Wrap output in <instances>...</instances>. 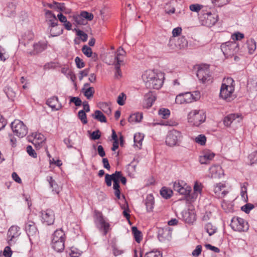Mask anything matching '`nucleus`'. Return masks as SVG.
I'll use <instances>...</instances> for the list:
<instances>
[{
  "label": "nucleus",
  "instance_id": "f257e3e1",
  "mask_svg": "<svg viewBox=\"0 0 257 257\" xmlns=\"http://www.w3.org/2000/svg\"><path fill=\"white\" fill-rule=\"evenodd\" d=\"M142 79L146 87L149 89H159L163 83L162 75H159L151 70H147L144 73Z\"/></svg>",
  "mask_w": 257,
  "mask_h": 257
},
{
  "label": "nucleus",
  "instance_id": "f03ea898",
  "mask_svg": "<svg viewBox=\"0 0 257 257\" xmlns=\"http://www.w3.org/2000/svg\"><path fill=\"white\" fill-rule=\"evenodd\" d=\"M234 90V81L230 77L223 80L220 90V96L223 99L230 101L232 99V94Z\"/></svg>",
  "mask_w": 257,
  "mask_h": 257
},
{
  "label": "nucleus",
  "instance_id": "7ed1b4c3",
  "mask_svg": "<svg viewBox=\"0 0 257 257\" xmlns=\"http://www.w3.org/2000/svg\"><path fill=\"white\" fill-rule=\"evenodd\" d=\"M94 220L99 231L103 232V235H106L110 229V224L105 220L101 212L95 210Z\"/></svg>",
  "mask_w": 257,
  "mask_h": 257
},
{
  "label": "nucleus",
  "instance_id": "20e7f679",
  "mask_svg": "<svg viewBox=\"0 0 257 257\" xmlns=\"http://www.w3.org/2000/svg\"><path fill=\"white\" fill-rule=\"evenodd\" d=\"M46 16L48 19L47 23L50 29V33L52 37H56L59 36L63 33L62 29H58L57 32H54V28L58 25V20L57 19L55 15L50 11L46 12Z\"/></svg>",
  "mask_w": 257,
  "mask_h": 257
},
{
  "label": "nucleus",
  "instance_id": "39448f33",
  "mask_svg": "<svg viewBox=\"0 0 257 257\" xmlns=\"http://www.w3.org/2000/svg\"><path fill=\"white\" fill-rule=\"evenodd\" d=\"M206 118V115L202 110H192L188 115V121L193 125L198 126L204 122Z\"/></svg>",
  "mask_w": 257,
  "mask_h": 257
},
{
  "label": "nucleus",
  "instance_id": "423d86ee",
  "mask_svg": "<svg viewBox=\"0 0 257 257\" xmlns=\"http://www.w3.org/2000/svg\"><path fill=\"white\" fill-rule=\"evenodd\" d=\"M11 128L15 135L19 138H23L28 133V128L23 121L16 119L11 123Z\"/></svg>",
  "mask_w": 257,
  "mask_h": 257
},
{
  "label": "nucleus",
  "instance_id": "0eeeda50",
  "mask_svg": "<svg viewBox=\"0 0 257 257\" xmlns=\"http://www.w3.org/2000/svg\"><path fill=\"white\" fill-rule=\"evenodd\" d=\"M221 50L226 57H231L238 51V44L235 42H227L221 45Z\"/></svg>",
  "mask_w": 257,
  "mask_h": 257
},
{
  "label": "nucleus",
  "instance_id": "6e6552de",
  "mask_svg": "<svg viewBox=\"0 0 257 257\" xmlns=\"http://www.w3.org/2000/svg\"><path fill=\"white\" fill-rule=\"evenodd\" d=\"M230 226L233 230L238 232L246 231L249 228L247 222L240 217H233Z\"/></svg>",
  "mask_w": 257,
  "mask_h": 257
},
{
  "label": "nucleus",
  "instance_id": "1a4fd4ad",
  "mask_svg": "<svg viewBox=\"0 0 257 257\" xmlns=\"http://www.w3.org/2000/svg\"><path fill=\"white\" fill-rule=\"evenodd\" d=\"M196 75L199 81L203 83L211 80V76L210 74L209 66L207 65L200 66L197 70Z\"/></svg>",
  "mask_w": 257,
  "mask_h": 257
},
{
  "label": "nucleus",
  "instance_id": "9d476101",
  "mask_svg": "<svg viewBox=\"0 0 257 257\" xmlns=\"http://www.w3.org/2000/svg\"><path fill=\"white\" fill-rule=\"evenodd\" d=\"M182 137L181 133L179 131L173 130L168 133L166 139V143L170 147L174 146L181 141Z\"/></svg>",
  "mask_w": 257,
  "mask_h": 257
},
{
  "label": "nucleus",
  "instance_id": "9b49d317",
  "mask_svg": "<svg viewBox=\"0 0 257 257\" xmlns=\"http://www.w3.org/2000/svg\"><path fill=\"white\" fill-rule=\"evenodd\" d=\"M41 221L47 225L53 224L55 220V213L53 210H41L39 212Z\"/></svg>",
  "mask_w": 257,
  "mask_h": 257
},
{
  "label": "nucleus",
  "instance_id": "f8f14e48",
  "mask_svg": "<svg viewBox=\"0 0 257 257\" xmlns=\"http://www.w3.org/2000/svg\"><path fill=\"white\" fill-rule=\"evenodd\" d=\"M173 189L174 191L177 192L180 194L185 196L189 195L191 191V187L188 186L182 181H175L174 183Z\"/></svg>",
  "mask_w": 257,
  "mask_h": 257
},
{
  "label": "nucleus",
  "instance_id": "ddd939ff",
  "mask_svg": "<svg viewBox=\"0 0 257 257\" xmlns=\"http://www.w3.org/2000/svg\"><path fill=\"white\" fill-rule=\"evenodd\" d=\"M122 175L120 171H115L114 173L111 174L112 181L113 182V188L114 190V194L117 198L120 199V191L119 190V180Z\"/></svg>",
  "mask_w": 257,
  "mask_h": 257
},
{
  "label": "nucleus",
  "instance_id": "4468645a",
  "mask_svg": "<svg viewBox=\"0 0 257 257\" xmlns=\"http://www.w3.org/2000/svg\"><path fill=\"white\" fill-rule=\"evenodd\" d=\"M195 210H183L181 212L182 219L187 223L192 224L196 219Z\"/></svg>",
  "mask_w": 257,
  "mask_h": 257
},
{
  "label": "nucleus",
  "instance_id": "2eb2a0df",
  "mask_svg": "<svg viewBox=\"0 0 257 257\" xmlns=\"http://www.w3.org/2000/svg\"><path fill=\"white\" fill-rule=\"evenodd\" d=\"M172 229L168 226L159 229L158 237L161 242L169 240L172 237Z\"/></svg>",
  "mask_w": 257,
  "mask_h": 257
},
{
  "label": "nucleus",
  "instance_id": "dca6fc26",
  "mask_svg": "<svg viewBox=\"0 0 257 257\" xmlns=\"http://www.w3.org/2000/svg\"><path fill=\"white\" fill-rule=\"evenodd\" d=\"M20 228L17 226H12L8 232V242L11 245L15 243V239L20 234Z\"/></svg>",
  "mask_w": 257,
  "mask_h": 257
},
{
  "label": "nucleus",
  "instance_id": "f3484780",
  "mask_svg": "<svg viewBox=\"0 0 257 257\" xmlns=\"http://www.w3.org/2000/svg\"><path fill=\"white\" fill-rule=\"evenodd\" d=\"M242 120V117L238 114L232 113L224 117L223 122L225 125L230 126L231 124L240 122Z\"/></svg>",
  "mask_w": 257,
  "mask_h": 257
},
{
  "label": "nucleus",
  "instance_id": "a211bd4d",
  "mask_svg": "<svg viewBox=\"0 0 257 257\" xmlns=\"http://www.w3.org/2000/svg\"><path fill=\"white\" fill-rule=\"evenodd\" d=\"M25 230L30 240L31 239V237H35L38 234V229L35 225V223L33 221H28L26 223Z\"/></svg>",
  "mask_w": 257,
  "mask_h": 257
},
{
  "label": "nucleus",
  "instance_id": "6ab92c4d",
  "mask_svg": "<svg viewBox=\"0 0 257 257\" xmlns=\"http://www.w3.org/2000/svg\"><path fill=\"white\" fill-rule=\"evenodd\" d=\"M144 107L146 108L151 107L156 99V95L155 92L149 91L145 96Z\"/></svg>",
  "mask_w": 257,
  "mask_h": 257
},
{
  "label": "nucleus",
  "instance_id": "aec40b11",
  "mask_svg": "<svg viewBox=\"0 0 257 257\" xmlns=\"http://www.w3.org/2000/svg\"><path fill=\"white\" fill-rule=\"evenodd\" d=\"M225 188V184L222 183L216 184L214 187V192L215 195L219 198L224 197L228 193L227 191L224 189Z\"/></svg>",
  "mask_w": 257,
  "mask_h": 257
},
{
  "label": "nucleus",
  "instance_id": "412c9836",
  "mask_svg": "<svg viewBox=\"0 0 257 257\" xmlns=\"http://www.w3.org/2000/svg\"><path fill=\"white\" fill-rule=\"evenodd\" d=\"M215 154L210 152H204L202 155L199 157V162L201 164H207L213 159Z\"/></svg>",
  "mask_w": 257,
  "mask_h": 257
},
{
  "label": "nucleus",
  "instance_id": "4be33fe9",
  "mask_svg": "<svg viewBox=\"0 0 257 257\" xmlns=\"http://www.w3.org/2000/svg\"><path fill=\"white\" fill-rule=\"evenodd\" d=\"M65 239L66 235L62 228L56 230L52 234V241H65Z\"/></svg>",
  "mask_w": 257,
  "mask_h": 257
},
{
  "label": "nucleus",
  "instance_id": "5701e85b",
  "mask_svg": "<svg viewBox=\"0 0 257 257\" xmlns=\"http://www.w3.org/2000/svg\"><path fill=\"white\" fill-rule=\"evenodd\" d=\"M211 178H220L223 174V171L220 166L215 165L209 169Z\"/></svg>",
  "mask_w": 257,
  "mask_h": 257
},
{
  "label": "nucleus",
  "instance_id": "b1692460",
  "mask_svg": "<svg viewBox=\"0 0 257 257\" xmlns=\"http://www.w3.org/2000/svg\"><path fill=\"white\" fill-rule=\"evenodd\" d=\"M34 50L29 52L31 55H36L43 51L47 47L45 43L39 42L33 45Z\"/></svg>",
  "mask_w": 257,
  "mask_h": 257
},
{
  "label": "nucleus",
  "instance_id": "393cba45",
  "mask_svg": "<svg viewBox=\"0 0 257 257\" xmlns=\"http://www.w3.org/2000/svg\"><path fill=\"white\" fill-rule=\"evenodd\" d=\"M247 88L248 91L251 92L257 91V77L256 76L248 79Z\"/></svg>",
  "mask_w": 257,
  "mask_h": 257
},
{
  "label": "nucleus",
  "instance_id": "a878e982",
  "mask_svg": "<svg viewBox=\"0 0 257 257\" xmlns=\"http://www.w3.org/2000/svg\"><path fill=\"white\" fill-rule=\"evenodd\" d=\"M65 241L63 240L51 241L52 248L57 252H62L65 248Z\"/></svg>",
  "mask_w": 257,
  "mask_h": 257
},
{
  "label": "nucleus",
  "instance_id": "bb28decb",
  "mask_svg": "<svg viewBox=\"0 0 257 257\" xmlns=\"http://www.w3.org/2000/svg\"><path fill=\"white\" fill-rule=\"evenodd\" d=\"M47 104L52 108L53 110H58L60 108V106L58 104V98L53 97L47 101Z\"/></svg>",
  "mask_w": 257,
  "mask_h": 257
},
{
  "label": "nucleus",
  "instance_id": "cd10ccee",
  "mask_svg": "<svg viewBox=\"0 0 257 257\" xmlns=\"http://www.w3.org/2000/svg\"><path fill=\"white\" fill-rule=\"evenodd\" d=\"M204 18L206 19V24L208 27L214 25L217 21L216 18L213 16L210 13H206L204 16Z\"/></svg>",
  "mask_w": 257,
  "mask_h": 257
},
{
  "label": "nucleus",
  "instance_id": "c85d7f7f",
  "mask_svg": "<svg viewBox=\"0 0 257 257\" xmlns=\"http://www.w3.org/2000/svg\"><path fill=\"white\" fill-rule=\"evenodd\" d=\"M47 180L49 182L50 187L52 188V191L57 194H59L60 192V188L52 177L48 176L47 177Z\"/></svg>",
  "mask_w": 257,
  "mask_h": 257
},
{
  "label": "nucleus",
  "instance_id": "c756f323",
  "mask_svg": "<svg viewBox=\"0 0 257 257\" xmlns=\"http://www.w3.org/2000/svg\"><path fill=\"white\" fill-rule=\"evenodd\" d=\"M145 204L147 209H153L155 206L154 197L152 194H148L145 200Z\"/></svg>",
  "mask_w": 257,
  "mask_h": 257
},
{
  "label": "nucleus",
  "instance_id": "7c9ffc66",
  "mask_svg": "<svg viewBox=\"0 0 257 257\" xmlns=\"http://www.w3.org/2000/svg\"><path fill=\"white\" fill-rule=\"evenodd\" d=\"M132 233L136 242L140 243L142 240V232L138 230L136 226H133L132 228Z\"/></svg>",
  "mask_w": 257,
  "mask_h": 257
},
{
  "label": "nucleus",
  "instance_id": "2f4dec72",
  "mask_svg": "<svg viewBox=\"0 0 257 257\" xmlns=\"http://www.w3.org/2000/svg\"><path fill=\"white\" fill-rule=\"evenodd\" d=\"M160 194L162 197L167 199L172 196L173 191L166 187H163L160 190Z\"/></svg>",
  "mask_w": 257,
  "mask_h": 257
},
{
  "label": "nucleus",
  "instance_id": "473e14b6",
  "mask_svg": "<svg viewBox=\"0 0 257 257\" xmlns=\"http://www.w3.org/2000/svg\"><path fill=\"white\" fill-rule=\"evenodd\" d=\"M92 116L95 119L100 121L101 122H106V119L104 114L100 110H96L94 113L92 114Z\"/></svg>",
  "mask_w": 257,
  "mask_h": 257
},
{
  "label": "nucleus",
  "instance_id": "72a5a7b5",
  "mask_svg": "<svg viewBox=\"0 0 257 257\" xmlns=\"http://www.w3.org/2000/svg\"><path fill=\"white\" fill-rule=\"evenodd\" d=\"M247 48L250 54H253L256 48V43L253 39H249L246 42Z\"/></svg>",
  "mask_w": 257,
  "mask_h": 257
},
{
  "label": "nucleus",
  "instance_id": "f704fd0d",
  "mask_svg": "<svg viewBox=\"0 0 257 257\" xmlns=\"http://www.w3.org/2000/svg\"><path fill=\"white\" fill-rule=\"evenodd\" d=\"M143 118V114L142 113H136L130 116L128 121L130 122H139Z\"/></svg>",
  "mask_w": 257,
  "mask_h": 257
},
{
  "label": "nucleus",
  "instance_id": "c9c22d12",
  "mask_svg": "<svg viewBox=\"0 0 257 257\" xmlns=\"http://www.w3.org/2000/svg\"><path fill=\"white\" fill-rule=\"evenodd\" d=\"M45 140L44 136L41 134H36L34 137L32 143L37 147V145L40 146Z\"/></svg>",
  "mask_w": 257,
  "mask_h": 257
},
{
  "label": "nucleus",
  "instance_id": "e433bc0d",
  "mask_svg": "<svg viewBox=\"0 0 257 257\" xmlns=\"http://www.w3.org/2000/svg\"><path fill=\"white\" fill-rule=\"evenodd\" d=\"M82 92L83 93L84 95L88 99H91L94 93V89L92 87L88 88H82Z\"/></svg>",
  "mask_w": 257,
  "mask_h": 257
},
{
  "label": "nucleus",
  "instance_id": "4c0bfd02",
  "mask_svg": "<svg viewBox=\"0 0 257 257\" xmlns=\"http://www.w3.org/2000/svg\"><path fill=\"white\" fill-rule=\"evenodd\" d=\"M143 139L144 136L142 134L140 133L135 134L134 137L135 145L138 148H141Z\"/></svg>",
  "mask_w": 257,
  "mask_h": 257
},
{
  "label": "nucleus",
  "instance_id": "58836bf2",
  "mask_svg": "<svg viewBox=\"0 0 257 257\" xmlns=\"http://www.w3.org/2000/svg\"><path fill=\"white\" fill-rule=\"evenodd\" d=\"M205 229L209 236L214 234L217 230V228L211 223H207L205 226Z\"/></svg>",
  "mask_w": 257,
  "mask_h": 257
},
{
  "label": "nucleus",
  "instance_id": "ea45409f",
  "mask_svg": "<svg viewBox=\"0 0 257 257\" xmlns=\"http://www.w3.org/2000/svg\"><path fill=\"white\" fill-rule=\"evenodd\" d=\"M99 107L106 114H111V110L110 106L106 102H100L98 104Z\"/></svg>",
  "mask_w": 257,
  "mask_h": 257
},
{
  "label": "nucleus",
  "instance_id": "a19ab883",
  "mask_svg": "<svg viewBox=\"0 0 257 257\" xmlns=\"http://www.w3.org/2000/svg\"><path fill=\"white\" fill-rule=\"evenodd\" d=\"M125 52L124 50L121 48L119 47L117 50L116 56L115 57V61H116L117 63H122L123 60L121 59V57L123 56Z\"/></svg>",
  "mask_w": 257,
  "mask_h": 257
},
{
  "label": "nucleus",
  "instance_id": "79ce46f5",
  "mask_svg": "<svg viewBox=\"0 0 257 257\" xmlns=\"http://www.w3.org/2000/svg\"><path fill=\"white\" fill-rule=\"evenodd\" d=\"M158 113L164 119H167L170 114V111L168 109L162 108L159 109Z\"/></svg>",
  "mask_w": 257,
  "mask_h": 257
},
{
  "label": "nucleus",
  "instance_id": "37998d69",
  "mask_svg": "<svg viewBox=\"0 0 257 257\" xmlns=\"http://www.w3.org/2000/svg\"><path fill=\"white\" fill-rule=\"evenodd\" d=\"M144 257H162V253L159 250H152L147 252Z\"/></svg>",
  "mask_w": 257,
  "mask_h": 257
},
{
  "label": "nucleus",
  "instance_id": "c03bdc74",
  "mask_svg": "<svg viewBox=\"0 0 257 257\" xmlns=\"http://www.w3.org/2000/svg\"><path fill=\"white\" fill-rule=\"evenodd\" d=\"M73 19L77 24L84 25L87 23V22L81 16L80 14L79 15L74 16Z\"/></svg>",
  "mask_w": 257,
  "mask_h": 257
},
{
  "label": "nucleus",
  "instance_id": "a18cd8bd",
  "mask_svg": "<svg viewBox=\"0 0 257 257\" xmlns=\"http://www.w3.org/2000/svg\"><path fill=\"white\" fill-rule=\"evenodd\" d=\"M78 117L83 124H86L87 123L86 114L84 110H81L78 112Z\"/></svg>",
  "mask_w": 257,
  "mask_h": 257
},
{
  "label": "nucleus",
  "instance_id": "49530a36",
  "mask_svg": "<svg viewBox=\"0 0 257 257\" xmlns=\"http://www.w3.org/2000/svg\"><path fill=\"white\" fill-rule=\"evenodd\" d=\"M187 41L185 39V37L182 36L179 38L178 40V47L180 48H183L187 46Z\"/></svg>",
  "mask_w": 257,
  "mask_h": 257
},
{
  "label": "nucleus",
  "instance_id": "de8ad7c7",
  "mask_svg": "<svg viewBox=\"0 0 257 257\" xmlns=\"http://www.w3.org/2000/svg\"><path fill=\"white\" fill-rule=\"evenodd\" d=\"M250 165L257 163V151L253 152L248 156Z\"/></svg>",
  "mask_w": 257,
  "mask_h": 257
},
{
  "label": "nucleus",
  "instance_id": "09e8293b",
  "mask_svg": "<svg viewBox=\"0 0 257 257\" xmlns=\"http://www.w3.org/2000/svg\"><path fill=\"white\" fill-rule=\"evenodd\" d=\"M82 253V251L75 247H72L70 252L71 257H79Z\"/></svg>",
  "mask_w": 257,
  "mask_h": 257
},
{
  "label": "nucleus",
  "instance_id": "8fccbe9b",
  "mask_svg": "<svg viewBox=\"0 0 257 257\" xmlns=\"http://www.w3.org/2000/svg\"><path fill=\"white\" fill-rule=\"evenodd\" d=\"M83 53L87 57H90L92 55L91 49L87 45H84L82 48Z\"/></svg>",
  "mask_w": 257,
  "mask_h": 257
},
{
  "label": "nucleus",
  "instance_id": "3c124183",
  "mask_svg": "<svg viewBox=\"0 0 257 257\" xmlns=\"http://www.w3.org/2000/svg\"><path fill=\"white\" fill-rule=\"evenodd\" d=\"M121 64V63H117L116 62L115 64V72L114 74V76L116 78L118 79L121 77V72L120 69V65Z\"/></svg>",
  "mask_w": 257,
  "mask_h": 257
},
{
  "label": "nucleus",
  "instance_id": "603ef678",
  "mask_svg": "<svg viewBox=\"0 0 257 257\" xmlns=\"http://www.w3.org/2000/svg\"><path fill=\"white\" fill-rule=\"evenodd\" d=\"M206 141V138L205 136L202 135H200L195 138V142L202 146L205 144Z\"/></svg>",
  "mask_w": 257,
  "mask_h": 257
},
{
  "label": "nucleus",
  "instance_id": "864d4df0",
  "mask_svg": "<svg viewBox=\"0 0 257 257\" xmlns=\"http://www.w3.org/2000/svg\"><path fill=\"white\" fill-rule=\"evenodd\" d=\"M81 16L86 21L87 20L91 21L93 19V15L91 13H88L86 11H83L81 13Z\"/></svg>",
  "mask_w": 257,
  "mask_h": 257
},
{
  "label": "nucleus",
  "instance_id": "5fc2aeb1",
  "mask_svg": "<svg viewBox=\"0 0 257 257\" xmlns=\"http://www.w3.org/2000/svg\"><path fill=\"white\" fill-rule=\"evenodd\" d=\"M202 190V187L201 184H199L198 182H195L194 186V193L192 198H194L195 195L198 193H200Z\"/></svg>",
  "mask_w": 257,
  "mask_h": 257
},
{
  "label": "nucleus",
  "instance_id": "6e6d98bb",
  "mask_svg": "<svg viewBox=\"0 0 257 257\" xmlns=\"http://www.w3.org/2000/svg\"><path fill=\"white\" fill-rule=\"evenodd\" d=\"M75 30L77 32V35L79 36L83 42L86 41L88 36L86 33L80 30L75 29Z\"/></svg>",
  "mask_w": 257,
  "mask_h": 257
},
{
  "label": "nucleus",
  "instance_id": "4d7b16f0",
  "mask_svg": "<svg viewBox=\"0 0 257 257\" xmlns=\"http://www.w3.org/2000/svg\"><path fill=\"white\" fill-rule=\"evenodd\" d=\"M125 99V95L123 93H121L117 97V102L120 105H123Z\"/></svg>",
  "mask_w": 257,
  "mask_h": 257
},
{
  "label": "nucleus",
  "instance_id": "13d9d810",
  "mask_svg": "<svg viewBox=\"0 0 257 257\" xmlns=\"http://www.w3.org/2000/svg\"><path fill=\"white\" fill-rule=\"evenodd\" d=\"M175 101L176 103L178 104L186 103L184 94L181 93L177 95L175 99Z\"/></svg>",
  "mask_w": 257,
  "mask_h": 257
},
{
  "label": "nucleus",
  "instance_id": "bf43d9fd",
  "mask_svg": "<svg viewBox=\"0 0 257 257\" xmlns=\"http://www.w3.org/2000/svg\"><path fill=\"white\" fill-rule=\"evenodd\" d=\"M76 66L78 68L81 69L85 66V63L83 60L79 57H76L75 59Z\"/></svg>",
  "mask_w": 257,
  "mask_h": 257
},
{
  "label": "nucleus",
  "instance_id": "052dcab7",
  "mask_svg": "<svg viewBox=\"0 0 257 257\" xmlns=\"http://www.w3.org/2000/svg\"><path fill=\"white\" fill-rule=\"evenodd\" d=\"M204 212L202 213V220L203 221H207L210 218L211 216V213L209 211H206L205 210H203Z\"/></svg>",
  "mask_w": 257,
  "mask_h": 257
},
{
  "label": "nucleus",
  "instance_id": "680f3d73",
  "mask_svg": "<svg viewBox=\"0 0 257 257\" xmlns=\"http://www.w3.org/2000/svg\"><path fill=\"white\" fill-rule=\"evenodd\" d=\"M70 102H73L76 106H79L82 104V101L78 97H71Z\"/></svg>",
  "mask_w": 257,
  "mask_h": 257
},
{
  "label": "nucleus",
  "instance_id": "e2e57ef3",
  "mask_svg": "<svg viewBox=\"0 0 257 257\" xmlns=\"http://www.w3.org/2000/svg\"><path fill=\"white\" fill-rule=\"evenodd\" d=\"M27 152L28 154L33 158H36L37 157V153L31 146H28L27 147Z\"/></svg>",
  "mask_w": 257,
  "mask_h": 257
},
{
  "label": "nucleus",
  "instance_id": "0e129e2a",
  "mask_svg": "<svg viewBox=\"0 0 257 257\" xmlns=\"http://www.w3.org/2000/svg\"><path fill=\"white\" fill-rule=\"evenodd\" d=\"M202 251V246L201 245H197L196 248L192 251V255L194 256H198Z\"/></svg>",
  "mask_w": 257,
  "mask_h": 257
},
{
  "label": "nucleus",
  "instance_id": "69168bd1",
  "mask_svg": "<svg viewBox=\"0 0 257 257\" xmlns=\"http://www.w3.org/2000/svg\"><path fill=\"white\" fill-rule=\"evenodd\" d=\"M229 0H212L213 3L218 7H222L227 4Z\"/></svg>",
  "mask_w": 257,
  "mask_h": 257
},
{
  "label": "nucleus",
  "instance_id": "338daca9",
  "mask_svg": "<svg viewBox=\"0 0 257 257\" xmlns=\"http://www.w3.org/2000/svg\"><path fill=\"white\" fill-rule=\"evenodd\" d=\"M202 7V6L199 4H193L190 6L189 8L192 12H198L201 10Z\"/></svg>",
  "mask_w": 257,
  "mask_h": 257
},
{
  "label": "nucleus",
  "instance_id": "774afa93",
  "mask_svg": "<svg viewBox=\"0 0 257 257\" xmlns=\"http://www.w3.org/2000/svg\"><path fill=\"white\" fill-rule=\"evenodd\" d=\"M101 137L100 132L99 130H96L92 132L91 135V139L93 140H98Z\"/></svg>",
  "mask_w": 257,
  "mask_h": 257
}]
</instances>
